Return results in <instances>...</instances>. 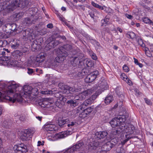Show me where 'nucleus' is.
Listing matches in <instances>:
<instances>
[{
	"mask_svg": "<svg viewBox=\"0 0 153 153\" xmlns=\"http://www.w3.org/2000/svg\"><path fill=\"white\" fill-rule=\"evenodd\" d=\"M145 54L148 57H151L152 56V54L149 50L148 51L146 52H145Z\"/></svg>",
	"mask_w": 153,
	"mask_h": 153,
	"instance_id": "obj_55",
	"label": "nucleus"
},
{
	"mask_svg": "<svg viewBox=\"0 0 153 153\" xmlns=\"http://www.w3.org/2000/svg\"><path fill=\"white\" fill-rule=\"evenodd\" d=\"M68 121V118L65 119H62L58 121V123L59 126L61 127L65 124H67Z\"/></svg>",
	"mask_w": 153,
	"mask_h": 153,
	"instance_id": "obj_27",
	"label": "nucleus"
},
{
	"mask_svg": "<svg viewBox=\"0 0 153 153\" xmlns=\"http://www.w3.org/2000/svg\"><path fill=\"white\" fill-rule=\"evenodd\" d=\"M107 134L108 133L106 131L98 132L95 134L96 138L97 137L100 139L105 137Z\"/></svg>",
	"mask_w": 153,
	"mask_h": 153,
	"instance_id": "obj_17",
	"label": "nucleus"
},
{
	"mask_svg": "<svg viewBox=\"0 0 153 153\" xmlns=\"http://www.w3.org/2000/svg\"><path fill=\"white\" fill-rule=\"evenodd\" d=\"M126 120V117L125 115H120L117 117L113 118L109 123L112 127L124 128L127 126V124L126 125L125 123Z\"/></svg>",
	"mask_w": 153,
	"mask_h": 153,
	"instance_id": "obj_4",
	"label": "nucleus"
},
{
	"mask_svg": "<svg viewBox=\"0 0 153 153\" xmlns=\"http://www.w3.org/2000/svg\"><path fill=\"white\" fill-rule=\"evenodd\" d=\"M144 100H145L146 103L149 105H151L152 104V103L151 102L150 100L146 98H144Z\"/></svg>",
	"mask_w": 153,
	"mask_h": 153,
	"instance_id": "obj_56",
	"label": "nucleus"
},
{
	"mask_svg": "<svg viewBox=\"0 0 153 153\" xmlns=\"http://www.w3.org/2000/svg\"><path fill=\"white\" fill-rule=\"evenodd\" d=\"M22 23L25 25L28 26L32 23V22L29 18H26L23 20Z\"/></svg>",
	"mask_w": 153,
	"mask_h": 153,
	"instance_id": "obj_26",
	"label": "nucleus"
},
{
	"mask_svg": "<svg viewBox=\"0 0 153 153\" xmlns=\"http://www.w3.org/2000/svg\"><path fill=\"white\" fill-rule=\"evenodd\" d=\"M88 146L89 147H94V144H93L94 143V140L92 139L91 140H89L88 141Z\"/></svg>",
	"mask_w": 153,
	"mask_h": 153,
	"instance_id": "obj_41",
	"label": "nucleus"
},
{
	"mask_svg": "<svg viewBox=\"0 0 153 153\" xmlns=\"http://www.w3.org/2000/svg\"><path fill=\"white\" fill-rule=\"evenodd\" d=\"M93 102L91 99L89 98L85 100L81 105V107L82 108H85V107L89 105H91Z\"/></svg>",
	"mask_w": 153,
	"mask_h": 153,
	"instance_id": "obj_21",
	"label": "nucleus"
},
{
	"mask_svg": "<svg viewBox=\"0 0 153 153\" xmlns=\"http://www.w3.org/2000/svg\"><path fill=\"white\" fill-rule=\"evenodd\" d=\"M53 92L51 90H47L45 91H41V93L42 94L45 95H51L53 93Z\"/></svg>",
	"mask_w": 153,
	"mask_h": 153,
	"instance_id": "obj_37",
	"label": "nucleus"
},
{
	"mask_svg": "<svg viewBox=\"0 0 153 153\" xmlns=\"http://www.w3.org/2000/svg\"><path fill=\"white\" fill-rule=\"evenodd\" d=\"M89 14L90 15V16L92 18H94V12L92 11H91L89 13Z\"/></svg>",
	"mask_w": 153,
	"mask_h": 153,
	"instance_id": "obj_62",
	"label": "nucleus"
},
{
	"mask_svg": "<svg viewBox=\"0 0 153 153\" xmlns=\"http://www.w3.org/2000/svg\"><path fill=\"white\" fill-rule=\"evenodd\" d=\"M33 72V69L30 68L27 69V73L29 74H31Z\"/></svg>",
	"mask_w": 153,
	"mask_h": 153,
	"instance_id": "obj_58",
	"label": "nucleus"
},
{
	"mask_svg": "<svg viewBox=\"0 0 153 153\" xmlns=\"http://www.w3.org/2000/svg\"><path fill=\"white\" fill-rule=\"evenodd\" d=\"M76 100H70L68 101L67 103L68 104H70V105L72 106L75 107L77 105L78 103L76 101Z\"/></svg>",
	"mask_w": 153,
	"mask_h": 153,
	"instance_id": "obj_30",
	"label": "nucleus"
},
{
	"mask_svg": "<svg viewBox=\"0 0 153 153\" xmlns=\"http://www.w3.org/2000/svg\"><path fill=\"white\" fill-rule=\"evenodd\" d=\"M2 141L1 139L0 138V151H2L3 148L2 145Z\"/></svg>",
	"mask_w": 153,
	"mask_h": 153,
	"instance_id": "obj_60",
	"label": "nucleus"
},
{
	"mask_svg": "<svg viewBox=\"0 0 153 153\" xmlns=\"http://www.w3.org/2000/svg\"><path fill=\"white\" fill-rule=\"evenodd\" d=\"M73 130H72V131ZM73 132L72 131H71L70 130H68L65 132H62L57 134L56 137L59 138H62L66 137L68 135L71 134Z\"/></svg>",
	"mask_w": 153,
	"mask_h": 153,
	"instance_id": "obj_12",
	"label": "nucleus"
},
{
	"mask_svg": "<svg viewBox=\"0 0 153 153\" xmlns=\"http://www.w3.org/2000/svg\"><path fill=\"white\" fill-rule=\"evenodd\" d=\"M58 87L59 88L63 90L62 93L64 94H71L74 91H77V89H75L62 83H59Z\"/></svg>",
	"mask_w": 153,
	"mask_h": 153,
	"instance_id": "obj_5",
	"label": "nucleus"
},
{
	"mask_svg": "<svg viewBox=\"0 0 153 153\" xmlns=\"http://www.w3.org/2000/svg\"><path fill=\"white\" fill-rule=\"evenodd\" d=\"M136 40L137 41L138 44L141 46L144 47L145 46V44L143 43L142 39L139 36H137L136 39Z\"/></svg>",
	"mask_w": 153,
	"mask_h": 153,
	"instance_id": "obj_28",
	"label": "nucleus"
},
{
	"mask_svg": "<svg viewBox=\"0 0 153 153\" xmlns=\"http://www.w3.org/2000/svg\"><path fill=\"white\" fill-rule=\"evenodd\" d=\"M92 93V90L88 89L80 93L79 95L75 97L76 100H82L85 99L86 97L91 95Z\"/></svg>",
	"mask_w": 153,
	"mask_h": 153,
	"instance_id": "obj_9",
	"label": "nucleus"
},
{
	"mask_svg": "<svg viewBox=\"0 0 153 153\" xmlns=\"http://www.w3.org/2000/svg\"><path fill=\"white\" fill-rule=\"evenodd\" d=\"M113 100V97L112 95H108L105 99V102L107 105L109 104Z\"/></svg>",
	"mask_w": 153,
	"mask_h": 153,
	"instance_id": "obj_25",
	"label": "nucleus"
},
{
	"mask_svg": "<svg viewBox=\"0 0 153 153\" xmlns=\"http://www.w3.org/2000/svg\"><path fill=\"white\" fill-rule=\"evenodd\" d=\"M114 145L110 141H108L102 146V148L103 149L104 151H109Z\"/></svg>",
	"mask_w": 153,
	"mask_h": 153,
	"instance_id": "obj_14",
	"label": "nucleus"
},
{
	"mask_svg": "<svg viewBox=\"0 0 153 153\" xmlns=\"http://www.w3.org/2000/svg\"><path fill=\"white\" fill-rule=\"evenodd\" d=\"M93 110V108H91V107H89L86 108L85 110V111L89 113L91 112Z\"/></svg>",
	"mask_w": 153,
	"mask_h": 153,
	"instance_id": "obj_50",
	"label": "nucleus"
},
{
	"mask_svg": "<svg viewBox=\"0 0 153 153\" xmlns=\"http://www.w3.org/2000/svg\"><path fill=\"white\" fill-rule=\"evenodd\" d=\"M53 25L51 23L48 24L47 25V27L48 28H52L53 27Z\"/></svg>",
	"mask_w": 153,
	"mask_h": 153,
	"instance_id": "obj_64",
	"label": "nucleus"
},
{
	"mask_svg": "<svg viewBox=\"0 0 153 153\" xmlns=\"http://www.w3.org/2000/svg\"><path fill=\"white\" fill-rule=\"evenodd\" d=\"M98 96V95L97 94V93L95 94H93L91 96V97H90L91 100L93 102L96 99L97 97Z\"/></svg>",
	"mask_w": 153,
	"mask_h": 153,
	"instance_id": "obj_44",
	"label": "nucleus"
},
{
	"mask_svg": "<svg viewBox=\"0 0 153 153\" xmlns=\"http://www.w3.org/2000/svg\"><path fill=\"white\" fill-rule=\"evenodd\" d=\"M19 44L17 43H15L11 45V48L14 49H16L19 46Z\"/></svg>",
	"mask_w": 153,
	"mask_h": 153,
	"instance_id": "obj_45",
	"label": "nucleus"
},
{
	"mask_svg": "<svg viewBox=\"0 0 153 153\" xmlns=\"http://www.w3.org/2000/svg\"><path fill=\"white\" fill-rule=\"evenodd\" d=\"M108 28H104L101 31V34L102 35H103V34H105V32L106 31V30H107Z\"/></svg>",
	"mask_w": 153,
	"mask_h": 153,
	"instance_id": "obj_59",
	"label": "nucleus"
},
{
	"mask_svg": "<svg viewBox=\"0 0 153 153\" xmlns=\"http://www.w3.org/2000/svg\"><path fill=\"white\" fill-rule=\"evenodd\" d=\"M85 82L87 83L91 82L93 81L92 80H91V78L88 74L85 78Z\"/></svg>",
	"mask_w": 153,
	"mask_h": 153,
	"instance_id": "obj_39",
	"label": "nucleus"
},
{
	"mask_svg": "<svg viewBox=\"0 0 153 153\" xmlns=\"http://www.w3.org/2000/svg\"><path fill=\"white\" fill-rule=\"evenodd\" d=\"M32 87L29 85H25L24 86L23 91L24 94L26 95L30 94Z\"/></svg>",
	"mask_w": 153,
	"mask_h": 153,
	"instance_id": "obj_18",
	"label": "nucleus"
},
{
	"mask_svg": "<svg viewBox=\"0 0 153 153\" xmlns=\"http://www.w3.org/2000/svg\"><path fill=\"white\" fill-rule=\"evenodd\" d=\"M83 143L81 141L78 142L75 145H74L71 148L73 152L79 150V149H82L83 147Z\"/></svg>",
	"mask_w": 153,
	"mask_h": 153,
	"instance_id": "obj_11",
	"label": "nucleus"
},
{
	"mask_svg": "<svg viewBox=\"0 0 153 153\" xmlns=\"http://www.w3.org/2000/svg\"><path fill=\"white\" fill-rule=\"evenodd\" d=\"M71 62V64L74 67L77 66V65H78V66L79 67V64L82 63L81 60H79L78 59V58L76 57H73Z\"/></svg>",
	"mask_w": 153,
	"mask_h": 153,
	"instance_id": "obj_15",
	"label": "nucleus"
},
{
	"mask_svg": "<svg viewBox=\"0 0 153 153\" xmlns=\"http://www.w3.org/2000/svg\"><path fill=\"white\" fill-rule=\"evenodd\" d=\"M56 14L57 16L59 18V20H60L62 22H64L65 21V18L63 17L62 15L58 13H57Z\"/></svg>",
	"mask_w": 153,
	"mask_h": 153,
	"instance_id": "obj_42",
	"label": "nucleus"
},
{
	"mask_svg": "<svg viewBox=\"0 0 153 153\" xmlns=\"http://www.w3.org/2000/svg\"><path fill=\"white\" fill-rule=\"evenodd\" d=\"M4 42L0 39V47H4Z\"/></svg>",
	"mask_w": 153,
	"mask_h": 153,
	"instance_id": "obj_61",
	"label": "nucleus"
},
{
	"mask_svg": "<svg viewBox=\"0 0 153 153\" xmlns=\"http://www.w3.org/2000/svg\"><path fill=\"white\" fill-rule=\"evenodd\" d=\"M58 55L57 57L55 58V61L57 62H61L64 60L65 57L68 55V53L64 51H61L59 50L58 51Z\"/></svg>",
	"mask_w": 153,
	"mask_h": 153,
	"instance_id": "obj_7",
	"label": "nucleus"
},
{
	"mask_svg": "<svg viewBox=\"0 0 153 153\" xmlns=\"http://www.w3.org/2000/svg\"><path fill=\"white\" fill-rule=\"evenodd\" d=\"M88 70L87 69H83L81 72L78 73L77 76L79 77H82L84 76L88 75Z\"/></svg>",
	"mask_w": 153,
	"mask_h": 153,
	"instance_id": "obj_23",
	"label": "nucleus"
},
{
	"mask_svg": "<svg viewBox=\"0 0 153 153\" xmlns=\"http://www.w3.org/2000/svg\"><path fill=\"white\" fill-rule=\"evenodd\" d=\"M10 53V51L8 49L3 48V49H0V57H3L8 59V53Z\"/></svg>",
	"mask_w": 153,
	"mask_h": 153,
	"instance_id": "obj_16",
	"label": "nucleus"
},
{
	"mask_svg": "<svg viewBox=\"0 0 153 153\" xmlns=\"http://www.w3.org/2000/svg\"><path fill=\"white\" fill-rule=\"evenodd\" d=\"M99 74V71H94L88 75L91 79L94 81L97 77V76Z\"/></svg>",
	"mask_w": 153,
	"mask_h": 153,
	"instance_id": "obj_22",
	"label": "nucleus"
},
{
	"mask_svg": "<svg viewBox=\"0 0 153 153\" xmlns=\"http://www.w3.org/2000/svg\"><path fill=\"white\" fill-rule=\"evenodd\" d=\"M3 1L0 3V11H3L5 13L13 11L19 6L16 1L12 3V4L9 1Z\"/></svg>",
	"mask_w": 153,
	"mask_h": 153,
	"instance_id": "obj_3",
	"label": "nucleus"
},
{
	"mask_svg": "<svg viewBox=\"0 0 153 153\" xmlns=\"http://www.w3.org/2000/svg\"><path fill=\"white\" fill-rule=\"evenodd\" d=\"M18 86L15 82H9L5 84L4 88L0 91V100L5 99L14 102L16 97L13 94L16 91Z\"/></svg>",
	"mask_w": 153,
	"mask_h": 153,
	"instance_id": "obj_1",
	"label": "nucleus"
},
{
	"mask_svg": "<svg viewBox=\"0 0 153 153\" xmlns=\"http://www.w3.org/2000/svg\"><path fill=\"white\" fill-rule=\"evenodd\" d=\"M127 34L129 37L132 39H133L134 38L136 39L137 37L135 34L132 32H128Z\"/></svg>",
	"mask_w": 153,
	"mask_h": 153,
	"instance_id": "obj_32",
	"label": "nucleus"
},
{
	"mask_svg": "<svg viewBox=\"0 0 153 153\" xmlns=\"http://www.w3.org/2000/svg\"><path fill=\"white\" fill-rule=\"evenodd\" d=\"M59 44V40H54L53 41L49 43L48 45L51 48H55L56 46Z\"/></svg>",
	"mask_w": 153,
	"mask_h": 153,
	"instance_id": "obj_24",
	"label": "nucleus"
},
{
	"mask_svg": "<svg viewBox=\"0 0 153 153\" xmlns=\"http://www.w3.org/2000/svg\"><path fill=\"white\" fill-rule=\"evenodd\" d=\"M93 144H94V146L97 147L100 145V143L98 141H95L94 140Z\"/></svg>",
	"mask_w": 153,
	"mask_h": 153,
	"instance_id": "obj_52",
	"label": "nucleus"
},
{
	"mask_svg": "<svg viewBox=\"0 0 153 153\" xmlns=\"http://www.w3.org/2000/svg\"><path fill=\"white\" fill-rule=\"evenodd\" d=\"M134 130L135 128L133 125L127 124V126H126V128H122L120 127L113 129L111 131V134L113 135V137H115V135L121 133H124L126 139L122 142V143L124 144L130 139L134 137L132 136L131 137L130 135L133 133Z\"/></svg>",
	"mask_w": 153,
	"mask_h": 153,
	"instance_id": "obj_2",
	"label": "nucleus"
},
{
	"mask_svg": "<svg viewBox=\"0 0 153 153\" xmlns=\"http://www.w3.org/2000/svg\"><path fill=\"white\" fill-rule=\"evenodd\" d=\"M109 19L106 16L105 19L101 20V26H106L109 22Z\"/></svg>",
	"mask_w": 153,
	"mask_h": 153,
	"instance_id": "obj_31",
	"label": "nucleus"
},
{
	"mask_svg": "<svg viewBox=\"0 0 153 153\" xmlns=\"http://www.w3.org/2000/svg\"><path fill=\"white\" fill-rule=\"evenodd\" d=\"M143 22L145 23L151 24L152 23V21L147 18L145 17L143 18Z\"/></svg>",
	"mask_w": 153,
	"mask_h": 153,
	"instance_id": "obj_38",
	"label": "nucleus"
},
{
	"mask_svg": "<svg viewBox=\"0 0 153 153\" xmlns=\"http://www.w3.org/2000/svg\"><path fill=\"white\" fill-rule=\"evenodd\" d=\"M123 70L125 71V72H128L129 71V68L126 65H124L123 66Z\"/></svg>",
	"mask_w": 153,
	"mask_h": 153,
	"instance_id": "obj_51",
	"label": "nucleus"
},
{
	"mask_svg": "<svg viewBox=\"0 0 153 153\" xmlns=\"http://www.w3.org/2000/svg\"><path fill=\"white\" fill-rule=\"evenodd\" d=\"M91 4L95 7L98 8L101 10H103L104 9L103 7L95 3L94 1L91 2Z\"/></svg>",
	"mask_w": 153,
	"mask_h": 153,
	"instance_id": "obj_36",
	"label": "nucleus"
},
{
	"mask_svg": "<svg viewBox=\"0 0 153 153\" xmlns=\"http://www.w3.org/2000/svg\"><path fill=\"white\" fill-rule=\"evenodd\" d=\"M64 48L66 49L67 51H69L71 50L72 48L71 46L69 45H67L64 47Z\"/></svg>",
	"mask_w": 153,
	"mask_h": 153,
	"instance_id": "obj_53",
	"label": "nucleus"
},
{
	"mask_svg": "<svg viewBox=\"0 0 153 153\" xmlns=\"http://www.w3.org/2000/svg\"><path fill=\"white\" fill-rule=\"evenodd\" d=\"M23 15V13L22 12H20L15 14V18L19 19L21 18Z\"/></svg>",
	"mask_w": 153,
	"mask_h": 153,
	"instance_id": "obj_40",
	"label": "nucleus"
},
{
	"mask_svg": "<svg viewBox=\"0 0 153 153\" xmlns=\"http://www.w3.org/2000/svg\"><path fill=\"white\" fill-rule=\"evenodd\" d=\"M55 96L59 98V100H57L56 102L55 105L58 107L61 108L62 106V104L66 100V96L62 95L60 94L59 93H57L56 94Z\"/></svg>",
	"mask_w": 153,
	"mask_h": 153,
	"instance_id": "obj_8",
	"label": "nucleus"
},
{
	"mask_svg": "<svg viewBox=\"0 0 153 153\" xmlns=\"http://www.w3.org/2000/svg\"><path fill=\"white\" fill-rule=\"evenodd\" d=\"M90 55L92 58L94 60H96L97 59V57L95 54L93 52H91L90 53Z\"/></svg>",
	"mask_w": 153,
	"mask_h": 153,
	"instance_id": "obj_43",
	"label": "nucleus"
},
{
	"mask_svg": "<svg viewBox=\"0 0 153 153\" xmlns=\"http://www.w3.org/2000/svg\"><path fill=\"white\" fill-rule=\"evenodd\" d=\"M87 66L88 67H91L92 66L91 62L90 61L86 60L85 62Z\"/></svg>",
	"mask_w": 153,
	"mask_h": 153,
	"instance_id": "obj_49",
	"label": "nucleus"
},
{
	"mask_svg": "<svg viewBox=\"0 0 153 153\" xmlns=\"http://www.w3.org/2000/svg\"><path fill=\"white\" fill-rule=\"evenodd\" d=\"M14 149L16 153H26L27 151V146L23 144L15 146Z\"/></svg>",
	"mask_w": 153,
	"mask_h": 153,
	"instance_id": "obj_10",
	"label": "nucleus"
},
{
	"mask_svg": "<svg viewBox=\"0 0 153 153\" xmlns=\"http://www.w3.org/2000/svg\"><path fill=\"white\" fill-rule=\"evenodd\" d=\"M23 0H15L14 1H11V4H12V3H13V2L16 1L17 3L19 4V6H17V7H20V5H21V3L22 2L21 4V7L22 8H24L25 6L26 5V4H25V1H23Z\"/></svg>",
	"mask_w": 153,
	"mask_h": 153,
	"instance_id": "obj_29",
	"label": "nucleus"
},
{
	"mask_svg": "<svg viewBox=\"0 0 153 153\" xmlns=\"http://www.w3.org/2000/svg\"><path fill=\"white\" fill-rule=\"evenodd\" d=\"M45 55L43 53H41L38 55L37 57V59H38L40 58V59L39 60V62H43L45 59Z\"/></svg>",
	"mask_w": 153,
	"mask_h": 153,
	"instance_id": "obj_33",
	"label": "nucleus"
},
{
	"mask_svg": "<svg viewBox=\"0 0 153 153\" xmlns=\"http://www.w3.org/2000/svg\"><path fill=\"white\" fill-rule=\"evenodd\" d=\"M31 92L30 94L33 95H37L38 94V90L36 88H33L32 87Z\"/></svg>",
	"mask_w": 153,
	"mask_h": 153,
	"instance_id": "obj_34",
	"label": "nucleus"
},
{
	"mask_svg": "<svg viewBox=\"0 0 153 153\" xmlns=\"http://www.w3.org/2000/svg\"><path fill=\"white\" fill-rule=\"evenodd\" d=\"M7 26H10V30L11 31H15L16 26V25L14 24H8L7 25Z\"/></svg>",
	"mask_w": 153,
	"mask_h": 153,
	"instance_id": "obj_35",
	"label": "nucleus"
},
{
	"mask_svg": "<svg viewBox=\"0 0 153 153\" xmlns=\"http://www.w3.org/2000/svg\"><path fill=\"white\" fill-rule=\"evenodd\" d=\"M34 133V131L31 129H26L24 131L21 138L23 141L29 140Z\"/></svg>",
	"mask_w": 153,
	"mask_h": 153,
	"instance_id": "obj_6",
	"label": "nucleus"
},
{
	"mask_svg": "<svg viewBox=\"0 0 153 153\" xmlns=\"http://www.w3.org/2000/svg\"><path fill=\"white\" fill-rule=\"evenodd\" d=\"M125 16L126 17L128 18L129 19H131L132 17V16L131 15L127 14H125Z\"/></svg>",
	"mask_w": 153,
	"mask_h": 153,
	"instance_id": "obj_63",
	"label": "nucleus"
},
{
	"mask_svg": "<svg viewBox=\"0 0 153 153\" xmlns=\"http://www.w3.org/2000/svg\"><path fill=\"white\" fill-rule=\"evenodd\" d=\"M0 152H2V153H11L12 151L11 150L9 149H3L2 151H0Z\"/></svg>",
	"mask_w": 153,
	"mask_h": 153,
	"instance_id": "obj_46",
	"label": "nucleus"
},
{
	"mask_svg": "<svg viewBox=\"0 0 153 153\" xmlns=\"http://www.w3.org/2000/svg\"><path fill=\"white\" fill-rule=\"evenodd\" d=\"M120 76L121 78L125 81H126L128 79L127 76L124 73L122 74Z\"/></svg>",
	"mask_w": 153,
	"mask_h": 153,
	"instance_id": "obj_47",
	"label": "nucleus"
},
{
	"mask_svg": "<svg viewBox=\"0 0 153 153\" xmlns=\"http://www.w3.org/2000/svg\"><path fill=\"white\" fill-rule=\"evenodd\" d=\"M45 128L47 131H55L56 129L55 126L52 124L45 126Z\"/></svg>",
	"mask_w": 153,
	"mask_h": 153,
	"instance_id": "obj_20",
	"label": "nucleus"
},
{
	"mask_svg": "<svg viewBox=\"0 0 153 153\" xmlns=\"http://www.w3.org/2000/svg\"><path fill=\"white\" fill-rule=\"evenodd\" d=\"M108 87L107 83L106 81L105 80H103L102 81L100 82L97 88L103 91L106 89Z\"/></svg>",
	"mask_w": 153,
	"mask_h": 153,
	"instance_id": "obj_13",
	"label": "nucleus"
},
{
	"mask_svg": "<svg viewBox=\"0 0 153 153\" xmlns=\"http://www.w3.org/2000/svg\"><path fill=\"white\" fill-rule=\"evenodd\" d=\"M67 126L68 127L72 128L77 126V124L76 120H70L68 119V123L67 122Z\"/></svg>",
	"mask_w": 153,
	"mask_h": 153,
	"instance_id": "obj_19",
	"label": "nucleus"
},
{
	"mask_svg": "<svg viewBox=\"0 0 153 153\" xmlns=\"http://www.w3.org/2000/svg\"><path fill=\"white\" fill-rule=\"evenodd\" d=\"M54 40V39L53 38L52 36H51L49 37L48 39V42L49 43L51 42Z\"/></svg>",
	"mask_w": 153,
	"mask_h": 153,
	"instance_id": "obj_57",
	"label": "nucleus"
},
{
	"mask_svg": "<svg viewBox=\"0 0 153 153\" xmlns=\"http://www.w3.org/2000/svg\"><path fill=\"white\" fill-rule=\"evenodd\" d=\"M83 56L84 55L83 54L81 53H79L77 56H76L75 57L78 58V59L79 60H81V59L82 58Z\"/></svg>",
	"mask_w": 153,
	"mask_h": 153,
	"instance_id": "obj_48",
	"label": "nucleus"
},
{
	"mask_svg": "<svg viewBox=\"0 0 153 153\" xmlns=\"http://www.w3.org/2000/svg\"><path fill=\"white\" fill-rule=\"evenodd\" d=\"M73 152L72 151L71 149L70 148L65 151L62 153H73Z\"/></svg>",
	"mask_w": 153,
	"mask_h": 153,
	"instance_id": "obj_54",
	"label": "nucleus"
}]
</instances>
